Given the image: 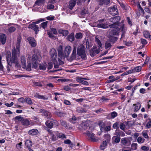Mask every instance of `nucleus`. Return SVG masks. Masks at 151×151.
I'll use <instances>...</instances> for the list:
<instances>
[{
  "label": "nucleus",
  "instance_id": "f257e3e1",
  "mask_svg": "<svg viewBox=\"0 0 151 151\" xmlns=\"http://www.w3.org/2000/svg\"><path fill=\"white\" fill-rule=\"evenodd\" d=\"M21 38L18 37L17 38V42L16 45V48L14 47L12 50V55H11V52L7 51L6 52V60L9 64L11 65L12 63L14 62L17 60V56L20 55V47L21 42Z\"/></svg>",
  "mask_w": 151,
  "mask_h": 151
},
{
  "label": "nucleus",
  "instance_id": "f03ea898",
  "mask_svg": "<svg viewBox=\"0 0 151 151\" xmlns=\"http://www.w3.org/2000/svg\"><path fill=\"white\" fill-rule=\"evenodd\" d=\"M71 50V47L70 46L67 45L65 47L64 52H63V51L62 46L60 45L59 46L58 49V55L59 58H58V59L60 64H63V62L61 61V59H63L65 57L68 58Z\"/></svg>",
  "mask_w": 151,
  "mask_h": 151
},
{
  "label": "nucleus",
  "instance_id": "7ed1b4c3",
  "mask_svg": "<svg viewBox=\"0 0 151 151\" xmlns=\"http://www.w3.org/2000/svg\"><path fill=\"white\" fill-rule=\"evenodd\" d=\"M85 50V47L82 44L79 45L77 47V55L83 59H85L86 57Z\"/></svg>",
  "mask_w": 151,
  "mask_h": 151
},
{
  "label": "nucleus",
  "instance_id": "20e7f679",
  "mask_svg": "<svg viewBox=\"0 0 151 151\" xmlns=\"http://www.w3.org/2000/svg\"><path fill=\"white\" fill-rule=\"evenodd\" d=\"M41 57L39 53L34 54L33 55L32 60V68H36L37 66V61H40L41 60Z\"/></svg>",
  "mask_w": 151,
  "mask_h": 151
},
{
  "label": "nucleus",
  "instance_id": "39448f33",
  "mask_svg": "<svg viewBox=\"0 0 151 151\" xmlns=\"http://www.w3.org/2000/svg\"><path fill=\"white\" fill-rule=\"evenodd\" d=\"M121 19L120 17L119 16H116L112 17L110 19V21L113 22L112 24L109 25V27H113L115 26H119L121 27V25H119V22Z\"/></svg>",
  "mask_w": 151,
  "mask_h": 151
},
{
  "label": "nucleus",
  "instance_id": "423d86ee",
  "mask_svg": "<svg viewBox=\"0 0 151 151\" xmlns=\"http://www.w3.org/2000/svg\"><path fill=\"white\" fill-rule=\"evenodd\" d=\"M109 32L113 35H118L119 34L120 28L117 26H114L113 27H109Z\"/></svg>",
  "mask_w": 151,
  "mask_h": 151
},
{
  "label": "nucleus",
  "instance_id": "0eeeda50",
  "mask_svg": "<svg viewBox=\"0 0 151 151\" xmlns=\"http://www.w3.org/2000/svg\"><path fill=\"white\" fill-rule=\"evenodd\" d=\"M100 51L99 47L94 46L90 50V54L92 57H94L96 54H98Z\"/></svg>",
  "mask_w": 151,
  "mask_h": 151
},
{
  "label": "nucleus",
  "instance_id": "6e6552de",
  "mask_svg": "<svg viewBox=\"0 0 151 151\" xmlns=\"http://www.w3.org/2000/svg\"><path fill=\"white\" fill-rule=\"evenodd\" d=\"M77 47L76 46H73V48L72 50V53L70 58H68V60L70 61H71L76 59L77 55L76 53Z\"/></svg>",
  "mask_w": 151,
  "mask_h": 151
},
{
  "label": "nucleus",
  "instance_id": "1a4fd4ad",
  "mask_svg": "<svg viewBox=\"0 0 151 151\" xmlns=\"http://www.w3.org/2000/svg\"><path fill=\"white\" fill-rule=\"evenodd\" d=\"M84 134H86L87 136L90 137L92 141L96 142L99 140L96 137H94V134L91 131H87L86 133H84Z\"/></svg>",
  "mask_w": 151,
  "mask_h": 151
},
{
  "label": "nucleus",
  "instance_id": "9d476101",
  "mask_svg": "<svg viewBox=\"0 0 151 151\" xmlns=\"http://www.w3.org/2000/svg\"><path fill=\"white\" fill-rule=\"evenodd\" d=\"M40 113L42 114V115L45 116L47 118L50 119L52 116V114L51 113L47 110L41 109H40Z\"/></svg>",
  "mask_w": 151,
  "mask_h": 151
},
{
  "label": "nucleus",
  "instance_id": "9b49d317",
  "mask_svg": "<svg viewBox=\"0 0 151 151\" xmlns=\"http://www.w3.org/2000/svg\"><path fill=\"white\" fill-rule=\"evenodd\" d=\"M109 13L113 16L117 15L118 13V10L115 7H110L108 9Z\"/></svg>",
  "mask_w": 151,
  "mask_h": 151
},
{
  "label": "nucleus",
  "instance_id": "f8f14e48",
  "mask_svg": "<svg viewBox=\"0 0 151 151\" xmlns=\"http://www.w3.org/2000/svg\"><path fill=\"white\" fill-rule=\"evenodd\" d=\"M28 27L33 30L35 32L36 34H37L39 31V27L37 25L32 23L28 25Z\"/></svg>",
  "mask_w": 151,
  "mask_h": 151
},
{
  "label": "nucleus",
  "instance_id": "ddd939ff",
  "mask_svg": "<svg viewBox=\"0 0 151 151\" xmlns=\"http://www.w3.org/2000/svg\"><path fill=\"white\" fill-rule=\"evenodd\" d=\"M50 54L53 61L56 60L57 58V53L56 50L54 48L51 49L50 52Z\"/></svg>",
  "mask_w": 151,
  "mask_h": 151
},
{
  "label": "nucleus",
  "instance_id": "4468645a",
  "mask_svg": "<svg viewBox=\"0 0 151 151\" xmlns=\"http://www.w3.org/2000/svg\"><path fill=\"white\" fill-rule=\"evenodd\" d=\"M27 40L31 46L34 47L36 46V44L35 43V40L33 37H29L27 38Z\"/></svg>",
  "mask_w": 151,
  "mask_h": 151
},
{
  "label": "nucleus",
  "instance_id": "2eb2a0df",
  "mask_svg": "<svg viewBox=\"0 0 151 151\" xmlns=\"http://www.w3.org/2000/svg\"><path fill=\"white\" fill-rule=\"evenodd\" d=\"M20 61L22 68H25L26 67V62L24 56L22 55L21 57Z\"/></svg>",
  "mask_w": 151,
  "mask_h": 151
},
{
  "label": "nucleus",
  "instance_id": "dca6fc26",
  "mask_svg": "<svg viewBox=\"0 0 151 151\" xmlns=\"http://www.w3.org/2000/svg\"><path fill=\"white\" fill-rule=\"evenodd\" d=\"M6 40V36L4 34H0V41L3 45L4 44Z\"/></svg>",
  "mask_w": 151,
  "mask_h": 151
},
{
  "label": "nucleus",
  "instance_id": "f3484780",
  "mask_svg": "<svg viewBox=\"0 0 151 151\" xmlns=\"http://www.w3.org/2000/svg\"><path fill=\"white\" fill-rule=\"evenodd\" d=\"M121 142L124 145H126L127 144H128L129 145L130 144V142L128 138L125 137L122 138Z\"/></svg>",
  "mask_w": 151,
  "mask_h": 151
},
{
  "label": "nucleus",
  "instance_id": "a211bd4d",
  "mask_svg": "<svg viewBox=\"0 0 151 151\" xmlns=\"http://www.w3.org/2000/svg\"><path fill=\"white\" fill-rule=\"evenodd\" d=\"M120 28L122 29V34L121 36V37L120 38V40H122L123 38L125 37L124 33L125 32V31L126 30V29L125 27L124 26V24H121Z\"/></svg>",
  "mask_w": 151,
  "mask_h": 151
},
{
  "label": "nucleus",
  "instance_id": "6ab92c4d",
  "mask_svg": "<svg viewBox=\"0 0 151 151\" xmlns=\"http://www.w3.org/2000/svg\"><path fill=\"white\" fill-rule=\"evenodd\" d=\"M76 4V1L75 0H71L69 2V4L68 7L70 9L72 10L75 6Z\"/></svg>",
  "mask_w": 151,
  "mask_h": 151
},
{
  "label": "nucleus",
  "instance_id": "aec40b11",
  "mask_svg": "<svg viewBox=\"0 0 151 151\" xmlns=\"http://www.w3.org/2000/svg\"><path fill=\"white\" fill-rule=\"evenodd\" d=\"M38 130L36 129H33L29 130L28 132V133L29 134L31 135H35L38 134Z\"/></svg>",
  "mask_w": 151,
  "mask_h": 151
},
{
  "label": "nucleus",
  "instance_id": "412c9836",
  "mask_svg": "<svg viewBox=\"0 0 151 151\" xmlns=\"http://www.w3.org/2000/svg\"><path fill=\"white\" fill-rule=\"evenodd\" d=\"M58 32L60 34H62L64 36H66L69 33L68 30H64L62 29L58 30Z\"/></svg>",
  "mask_w": 151,
  "mask_h": 151
},
{
  "label": "nucleus",
  "instance_id": "4be33fe9",
  "mask_svg": "<svg viewBox=\"0 0 151 151\" xmlns=\"http://www.w3.org/2000/svg\"><path fill=\"white\" fill-rule=\"evenodd\" d=\"M22 124L25 126H27L30 124V122L27 119H23L22 122Z\"/></svg>",
  "mask_w": 151,
  "mask_h": 151
},
{
  "label": "nucleus",
  "instance_id": "5701e85b",
  "mask_svg": "<svg viewBox=\"0 0 151 151\" xmlns=\"http://www.w3.org/2000/svg\"><path fill=\"white\" fill-rule=\"evenodd\" d=\"M133 106H135L134 108V111L135 112L138 111L141 107L140 104L139 102H137L136 104H133Z\"/></svg>",
  "mask_w": 151,
  "mask_h": 151
},
{
  "label": "nucleus",
  "instance_id": "b1692460",
  "mask_svg": "<svg viewBox=\"0 0 151 151\" xmlns=\"http://www.w3.org/2000/svg\"><path fill=\"white\" fill-rule=\"evenodd\" d=\"M121 138L120 137L118 136H114L113 137L112 139L113 140V143H118L120 141Z\"/></svg>",
  "mask_w": 151,
  "mask_h": 151
},
{
  "label": "nucleus",
  "instance_id": "393cba45",
  "mask_svg": "<svg viewBox=\"0 0 151 151\" xmlns=\"http://www.w3.org/2000/svg\"><path fill=\"white\" fill-rule=\"evenodd\" d=\"M67 39L70 42H73L74 41L75 39L74 35L73 33H71L67 37Z\"/></svg>",
  "mask_w": 151,
  "mask_h": 151
},
{
  "label": "nucleus",
  "instance_id": "a878e982",
  "mask_svg": "<svg viewBox=\"0 0 151 151\" xmlns=\"http://www.w3.org/2000/svg\"><path fill=\"white\" fill-rule=\"evenodd\" d=\"M46 126L49 128H52L53 126V123L52 122L47 120L45 122Z\"/></svg>",
  "mask_w": 151,
  "mask_h": 151
},
{
  "label": "nucleus",
  "instance_id": "bb28decb",
  "mask_svg": "<svg viewBox=\"0 0 151 151\" xmlns=\"http://www.w3.org/2000/svg\"><path fill=\"white\" fill-rule=\"evenodd\" d=\"M47 68V64L45 63L40 64L39 67V69L40 70H45Z\"/></svg>",
  "mask_w": 151,
  "mask_h": 151
},
{
  "label": "nucleus",
  "instance_id": "cd10ccee",
  "mask_svg": "<svg viewBox=\"0 0 151 151\" xmlns=\"http://www.w3.org/2000/svg\"><path fill=\"white\" fill-rule=\"evenodd\" d=\"M108 142L106 140L104 141L100 146L101 149L102 150L104 149L106 147Z\"/></svg>",
  "mask_w": 151,
  "mask_h": 151
},
{
  "label": "nucleus",
  "instance_id": "c85d7f7f",
  "mask_svg": "<svg viewBox=\"0 0 151 151\" xmlns=\"http://www.w3.org/2000/svg\"><path fill=\"white\" fill-rule=\"evenodd\" d=\"M112 45L109 41H106L105 44V48L106 49H107L108 50L111 47Z\"/></svg>",
  "mask_w": 151,
  "mask_h": 151
},
{
  "label": "nucleus",
  "instance_id": "c756f323",
  "mask_svg": "<svg viewBox=\"0 0 151 151\" xmlns=\"http://www.w3.org/2000/svg\"><path fill=\"white\" fill-rule=\"evenodd\" d=\"M25 145L27 148L31 147L32 145V141L29 140H27L25 142Z\"/></svg>",
  "mask_w": 151,
  "mask_h": 151
},
{
  "label": "nucleus",
  "instance_id": "7c9ffc66",
  "mask_svg": "<svg viewBox=\"0 0 151 151\" xmlns=\"http://www.w3.org/2000/svg\"><path fill=\"white\" fill-rule=\"evenodd\" d=\"M45 2V0H37L35 2V5L39 6L43 4Z\"/></svg>",
  "mask_w": 151,
  "mask_h": 151
},
{
  "label": "nucleus",
  "instance_id": "2f4dec72",
  "mask_svg": "<svg viewBox=\"0 0 151 151\" xmlns=\"http://www.w3.org/2000/svg\"><path fill=\"white\" fill-rule=\"evenodd\" d=\"M96 27L103 28H106L108 27L106 24L103 23L98 24Z\"/></svg>",
  "mask_w": 151,
  "mask_h": 151
},
{
  "label": "nucleus",
  "instance_id": "473e14b6",
  "mask_svg": "<svg viewBox=\"0 0 151 151\" xmlns=\"http://www.w3.org/2000/svg\"><path fill=\"white\" fill-rule=\"evenodd\" d=\"M35 96L39 99H43L44 100H46L47 99V98L45 97L43 95H40L37 93L35 94Z\"/></svg>",
  "mask_w": 151,
  "mask_h": 151
},
{
  "label": "nucleus",
  "instance_id": "72a5a7b5",
  "mask_svg": "<svg viewBox=\"0 0 151 151\" xmlns=\"http://www.w3.org/2000/svg\"><path fill=\"white\" fill-rule=\"evenodd\" d=\"M61 124L63 126L66 127L67 129H69V127L68 124L65 121L63 120H61L60 121Z\"/></svg>",
  "mask_w": 151,
  "mask_h": 151
},
{
  "label": "nucleus",
  "instance_id": "f704fd0d",
  "mask_svg": "<svg viewBox=\"0 0 151 151\" xmlns=\"http://www.w3.org/2000/svg\"><path fill=\"white\" fill-rule=\"evenodd\" d=\"M76 111L78 113L84 112L86 111L84 109L80 107H77L76 108Z\"/></svg>",
  "mask_w": 151,
  "mask_h": 151
},
{
  "label": "nucleus",
  "instance_id": "c9c22d12",
  "mask_svg": "<svg viewBox=\"0 0 151 151\" xmlns=\"http://www.w3.org/2000/svg\"><path fill=\"white\" fill-rule=\"evenodd\" d=\"M100 129L101 132H103L104 131L105 128V124L104 123H101L100 124Z\"/></svg>",
  "mask_w": 151,
  "mask_h": 151
},
{
  "label": "nucleus",
  "instance_id": "e433bc0d",
  "mask_svg": "<svg viewBox=\"0 0 151 151\" xmlns=\"http://www.w3.org/2000/svg\"><path fill=\"white\" fill-rule=\"evenodd\" d=\"M145 140V139L142 137H140L138 138L137 139V142L139 143H143Z\"/></svg>",
  "mask_w": 151,
  "mask_h": 151
},
{
  "label": "nucleus",
  "instance_id": "4c0bfd02",
  "mask_svg": "<svg viewBox=\"0 0 151 151\" xmlns=\"http://www.w3.org/2000/svg\"><path fill=\"white\" fill-rule=\"evenodd\" d=\"M82 37V34L80 32L76 33L75 35L76 38L78 39H81Z\"/></svg>",
  "mask_w": 151,
  "mask_h": 151
},
{
  "label": "nucleus",
  "instance_id": "58836bf2",
  "mask_svg": "<svg viewBox=\"0 0 151 151\" xmlns=\"http://www.w3.org/2000/svg\"><path fill=\"white\" fill-rule=\"evenodd\" d=\"M47 22H48L46 21L40 24V27L43 28L44 29H45L47 27Z\"/></svg>",
  "mask_w": 151,
  "mask_h": 151
},
{
  "label": "nucleus",
  "instance_id": "ea45409f",
  "mask_svg": "<svg viewBox=\"0 0 151 151\" xmlns=\"http://www.w3.org/2000/svg\"><path fill=\"white\" fill-rule=\"evenodd\" d=\"M14 119L16 120H17L18 121L22 122L24 118L21 116H17L14 117Z\"/></svg>",
  "mask_w": 151,
  "mask_h": 151
},
{
  "label": "nucleus",
  "instance_id": "a19ab883",
  "mask_svg": "<svg viewBox=\"0 0 151 151\" xmlns=\"http://www.w3.org/2000/svg\"><path fill=\"white\" fill-rule=\"evenodd\" d=\"M133 73V70H129L126 72H125L124 73H122L121 75L122 76H123L124 75H127L131 73Z\"/></svg>",
  "mask_w": 151,
  "mask_h": 151
},
{
  "label": "nucleus",
  "instance_id": "79ce46f5",
  "mask_svg": "<svg viewBox=\"0 0 151 151\" xmlns=\"http://www.w3.org/2000/svg\"><path fill=\"white\" fill-rule=\"evenodd\" d=\"M104 137L105 139L106 140V141L108 142L110 141L111 139L110 135L109 134H107L104 135Z\"/></svg>",
  "mask_w": 151,
  "mask_h": 151
},
{
  "label": "nucleus",
  "instance_id": "37998d69",
  "mask_svg": "<svg viewBox=\"0 0 151 151\" xmlns=\"http://www.w3.org/2000/svg\"><path fill=\"white\" fill-rule=\"evenodd\" d=\"M143 35L144 37L146 38H148L150 35V33L148 31H145L143 32Z\"/></svg>",
  "mask_w": 151,
  "mask_h": 151
},
{
  "label": "nucleus",
  "instance_id": "c03bdc74",
  "mask_svg": "<svg viewBox=\"0 0 151 151\" xmlns=\"http://www.w3.org/2000/svg\"><path fill=\"white\" fill-rule=\"evenodd\" d=\"M33 86H34L41 87L42 85L40 83L35 82L33 83Z\"/></svg>",
  "mask_w": 151,
  "mask_h": 151
},
{
  "label": "nucleus",
  "instance_id": "a18cd8bd",
  "mask_svg": "<svg viewBox=\"0 0 151 151\" xmlns=\"http://www.w3.org/2000/svg\"><path fill=\"white\" fill-rule=\"evenodd\" d=\"M57 136L58 137H59V138L64 139L66 138V137L65 134L62 133H59L57 134Z\"/></svg>",
  "mask_w": 151,
  "mask_h": 151
},
{
  "label": "nucleus",
  "instance_id": "49530a36",
  "mask_svg": "<svg viewBox=\"0 0 151 151\" xmlns=\"http://www.w3.org/2000/svg\"><path fill=\"white\" fill-rule=\"evenodd\" d=\"M125 125L123 123H120L119 126L120 128L121 129L124 131H125Z\"/></svg>",
  "mask_w": 151,
  "mask_h": 151
},
{
  "label": "nucleus",
  "instance_id": "de8ad7c7",
  "mask_svg": "<svg viewBox=\"0 0 151 151\" xmlns=\"http://www.w3.org/2000/svg\"><path fill=\"white\" fill-rule=\"evenodd\" d=\"M96 41V42L98 45H99L98 47H101L102 46V44L101 42L96 37L95 38Z\"/></svg>",
  "mask_w": 151,
  "mask_h": 151
},
{
  "label": "nucleus",
  "instance_id": "09e8293b",
  "mask_svg": "<svg viewBox=\"0 0 151 151\" xmlns=\"http://www.w3.org/2000/svg\"><path fill=\"white\" fill-rule=\"evenodd\" d=\"M16 28L13 26H11L8 29L9 32L11 33L14 32Z\"/></svg>",
  "mask_w": 151,
  "mask_h": 151
},
{
  "label": "nucleus",
  "instance_id": "8fccbe9b",
  "mask_svg": "<svg viewBox=\"0 0 151 151\" xmlns=\"http://www.w3.org/2000/svg\"><path fill=\"white\" fill-rule=\"evenodd\" d=\"M28 104H32V102L31 99L30 98H26L25 101Z\"/></svg>",
  "mask_w": 151,
  "mask_h": 151
},
{
  "label": "nucleus",
  "instance_id": "3c124183",
  "mask_svg": "<svg viewBox=\"0 0 151 151\" xmlns=\"http://www.w3.org/2000/svg\"><path fill=\"white\" fill-rule=\"evenodd\" d=\"M118 38L117 37H113L111 39V42L113 44L114 43L116 42L117 41Z\"/></svg>",
  "mask_w": 151,
  "mask_h": 151
},
{
  "label": "nucleus",
  "instance_id": "603ef678",
  "mask_svg": "<svg viewBox=\"0 0 151 151\" xmlns=\"http://www.w3.org/2000/svg\"><path fill=\"white\" fill-rule=\"evenodd\" d=\"M137 144L135 143H132L131 145L132 149L133 150H136L137 149Z\"/></svg>",
  "mask_w": 151,
  "mask_h": 151
},
{
  "label": "nucleus",
  "instance_id": "864d4df0",
  "mask_svg": "<svg viewBox=\"0 0 151 151\" xmlns=\"http://www.w3.org/2000/svg\"><path fill=\"white\" fill-rule=\"evenodd\" d=\"M112 118H114L117 116V113L115 111H113L111 113Z\"/></svg>",
  "mask_w": 151,
  "mask_h": 151
},
{
  "label": "nucleus",
  "instance_id": "5fc2aeb1",
  "mask_svg": "<svg viewBox=\"0 0 151 151\" xmlns=\"http://www.w3.org/2000/svg\"><path fill=\"white\" fill-rule=\"evenodd\" d=\"M88 10L86 9H83L82 10L81 14L82 15H84L85 14H88Z\"/></svg>",
  "mask_w": 151,
  "mask_h": 151
},
{
  "label": "nucleus",
  "instance_id": "6e6d98bb",
  "mask_svg": "<svg viewBox=\"0 0 151 151\" xmlns=\"http://www.w3.org/2000/svg\"><path fill=\"white\" fill-rule=\"evenodd\" d=\"M17 60L14 62L12 63V64H11V65H10L9 64V63H8V61L7 60V63H8V64L9 65V66H7V67H6V68H7V71L8 72H9V71H10V68H11V66H12V63H16V62L17 61Z\"/></svg>",
  "mask_w": 151,
  "mask_h": 151
},
{
  "label": "nucleus",
  "instance_id": "4d7b16f0",
  "mask_svg": "<svg viewBox=\"0 0 151 151\" xmlns=\"http://www.w3.org/2000/svg\"><path fill=\"white\" fill-rule=\"evenodd\" d=\"M83 79L86 80H87L86 78H82L78 77L76 78V80L77 82L82 83V81H83Z\"/></svg>",
  "mask_w": 151,
  "mask_h": 151
},
{
  "label": "nucleus",
  "instance_id": "13d9d810",
  "mask_svg": "<svg viewBox=\"0 0 151 151\" xmlns=\"http://www.w3.org/2000/svg\"><path fill=\"white\" fill-rule=\"evenodd\" d=\"M52 32L51 31L48 30L47 31V34L49 37L52 38L54 37V35L52 33Z\"/></svg>",
  "mask_w": 151,
  "mask_h": 151
},
{
  "label": "nucleus",
  "instance_id": "bf43d9fd",
  "mask_svg": "<svg viewBox=\"0 0 151 151\" xmlns=\"http://www.w3.org/2000/svg\"><path fill=\"white\" fill-rule=\"evenodd\" d=\"M121 131L118 130H116L115 132V135L116 136L120 137Z\"/></svg>",
  "mask_w": 151,
  "mask_h": 151
},
{
  "label": "nucleus",
  "instance_id": "052dcab7",
  "mask_svg": "<svg viewBox=\"0 0 151 151\" xmlns=\"http://www.w3.org/2000/svg\"><path fill=\"white\" fill-rule=\"evenodd\" d=\"M22 144V142H20L19 143L17 144L16 145L17 148L18 150L21 149L22 148L21 146Z\"/></svg>",
  "mask_w": 151,
  "mask_h": 151
},
{
  "label": "nucleus",
  "instance_id": "680f3d73",
  "mask_svg": "<svg viewBox=\"0 0 151 151\" xmlns=\"http://www.w3.org/2000/svg\"><path fill=\"white\" fill-rule=\"evenodd\" d=\"M52 136V140L53 141H55L56 140H57L58 139V136H56L54 134H52V135L51 136Z\"/></svg>",
  "mask_w": 151,
  "mask_h": 151
},
{
  "label": "nucleus",
  "instance_id": "e2e57ef3",
  "mask_svg": "<svg viewBox=\"0 0 151 151\" xmlns=\"http://www.w3.org/2000/svg\"><path fill=\"white\" fill-rule=\"evenodd\" d=\"M32 64H31L30 63H29L27 65V69L28 71H30L31 70V68H32Z\"/></svg>",
  "mask_w": 151,
  "mask_h": 151
},
{
  "label": "nucleus",
  "instance_id": "0e129e2a",
  "mask_svg": "<svg viewBox=\"0 0 151 151\" xmlns=\"http://www.w3.org/2000/svg\"><path fill=\"white\" fill-rule=\"evenodd\" d=\"M51 31L53 32V33L55 35H56L57 34V32L56 29L55 28H51L50 29Z\"/></svg>",
  "mask_w": 151,
  "mask_h": 151
},
{
  "label": "nucleus",
  "instance_id": "69168bd1",
  "mask_svg": "<svg viewBox=\"0 0 151 151\" xmlns=\"http://www.w3.org/2000/svg\"><path fill=\"white\" fill-rule=\"evenodd\" d=\"M44 21V20L43 19H40L39 20H37V21L33 22L32 23H33V24H38V23H40V22H42L43 21Z\"/></svg>",
  "mask_w": 151,
  "mask_h": 151
},
{
  "label": "nucleus",
  "instance_id": "338daca9",
  "mask_svg": "<svg viewBox=\"0 0 151 151\" xmlns=\"http://www.w3.org/2000/svg\"><path fill=\"white\" fill-rule=\"evenodd\" d=\"M141 149L144 151H148L149 150V148L146 146H143L141 147Z\"/></svg>",
  "mask_w": 151,
  "mask_h": 151
},
{
  "label": "nucleus",
  "instance_id": "774afa93",
  "mask_svg": "<svg viewBox=\"0 0 151 151\" xmlns=\"http://www.w3.org/2000/svg\"><path fill=\"white\" fill-rule=\"evenodd\" d=\"M141 67L140 66H137L136 67L135 69V70L137 72H139L141 70Z\"/></svg>",
  "mask_w": 151,
  "mask_h": 151
}]
</instances>
